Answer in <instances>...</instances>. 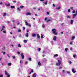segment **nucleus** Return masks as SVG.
Listing matches in <instances>:
<instances>
[{
    "mask_svg": "<svg viewBox=\"0 0 77 77\" xmlns=\"http://www.w3.org/2000/svg\"><path fill=\"white\" fill-rule=\"evenodd\" d=\"M52 33H53V34H54V35H57V33L56 32H57V30L56 29H53L52 30Z\"/></svg>",
    "mask_w": 77,
    "mask_h": 77,
    "instance_id": "nucleus-1",
    "label": "nucleus"
},
{
    "mask_svg": "<svg viewBox=\"0 0 77 77\" xmlns=\"http://www.w3.org/2000/svg\"><path fill=\"white\" fill-rule=\"evenodd\" d=\"M58 63H56V65H57V66H59V65H60L61 64V61L58 60Z\"/></svg>",
    "mask_w": 77,
    "mask_h": 77,
    "instance_id": "nucleus-2",
    "label": "nucleus"
},
{
    "mask_svg": "<svg viewBox=\"0 0 77 77\" xmlns=\"http://www.w3.org/2000/svg\"><path fill=\"white\" fill-rule=\"evenodd\" d=\"M5 74L7 75V77H10V75H9V74L6 71H5Z\"/></svg>",
    "mask_w": 77,
    "mask_h": 77,
    "instance_id": "nucleus-3",
    "label": "nucleus"
},
{
    "mask_svg": "<svg viewBox=\"0 0 77 77\" xmlns=\"http://www.w3.org/2000/svg\"><path fill=\"white\" fill-rule=\"evenodd\" d=\"M20 56H21L22 58L23 59H24V54H23V53L21 54H20Z\"/></svg>",
    "mask_w": 77,
    "mask_h": 77,
    "instance_id": "nucleus-4",
    "label": "nucleus"
},
{
    "mask_svg": "<svg viewBox=\"0 0 77 77\" xmlns=\"http://www.w3.org/2000/svg\"><path fill=\"white\" fill-rule=\"evenodd\" d=\"M57 38V37L56 36H54L53 38V41H56V38Z\"/></svg>",
    "mask_w": 77,
    "mask_h": 77,
    "instance_id": "nucleus-5",
    "label": "nucleus"
},
{
    "mask_svg": "<svg viewBox=\"0 0 77 77\" xmlns=\"http://www.w3.org/2000/svg\"><path fill=\"white\" fill-rule=\"evenodd\" d=\"M73 17H72V18H74L76 16H77V15H76L75 14H73L72 15Z\"/></svg>",
    "mask_w": 77,
    "mask_h": 77,
    "instance_id": "nucleus-6",
    "label": "nucleus"
},
{
    "mask_svg": "<svg viewBox=\"0 0 77 77\" xmlns=\"http://www.w3.org/2000/svg\"><path fill=\"white\" fill-rule=\"evenodd\" d=\"M32 77H36V73L32 75Z\"/></svg>",
    "mask_w": 77,
    "mask_h": 77,
    "instance_id": "nucleus-7",
    "label": "nucleus"
},
{
    "mask_svg": "<svg viewBox=\"0 0 77 77\" xmlns=\"http://www.w3.org/2000/svg\"><path fill=\"white\" fill-rule=\"evenodd\" d=\"M25 36L26 37H29V33L27 32L26 33Z\"/></svg>",
    "mask_w": 77,
    "mask_h": 77,
    "instance_id": "nucleus-8",
    "label": "nucleus"
},
{
    "mask_svg": "<svg viewBox=\"0 0 77 77\" xmlns=\"http://www.w3.org/2000/svg\"><path fill=\"white\" fill-rule=\"evenodd\" d=\"M73 22H74V20H70V24H73Z\"/></svg>",
    "mask_w": 77,
    "mask_h": 77,
    "instance_id": "nucleus-9",
    "label": "nucleus"
},
{
    "mask_svg": "<svg viewBox=\"0 0 77 77\" xmlns=\"http://www.w3.org/2000/svg\"><path fill=\"white\" fill-rule=\"evenodd\" d=\"M26 15H32V14H31L30 13H28L26 14Z\"/></svg>",
    "mask_w": 77,
    "mask_h": 77,
    "instance_id": "nucleus-10",
    "label": "nucleus"
},
{
    "mask_svg": "<svg viewBox=\"0 0 77 77\" xmlns=\"http://www.w3.org/2000/svg\"><path fill=\"white\" fill-rule=\"evenodd\" d=\"M72 71L73 73H75V72H76V71H74V69H72Z\"/></svg>",
    "mask_w": 77,
    "mask_h": 77,
    "instance_id": "nucleus-11",
    "label": "nucleus"
},
{
    "mask_svg": "<svg viewBox=\"0 0 77 77\" xmlns=\"http://www.w3.org/2000/svg\"><path fill=\"white\" fill-rule=\"evenodd\" d=\"M5 6H10V3H9L8 5H7L6 3H5Z\"/></svg>",
    "mask_w": 77,
    "mask_h": 77,
    "instance_id": "nucleus-12",
    "label": "nucleus"
},
{
    "mask_svg": "<svg viewBox=\"0 0 77 77\" xmlns=\"http://www.w3.org/2000/svg\"><path fill=\"white\" fill-rule=\"evenodd\" d=\"M11 9H14V8H15V7L14 6H11Z\"/></svg>",
    "mask_w": 77,
    "mask_h": 77,
    "instance_id": "nucleus-13",
    "label": "nucleus"
},
{
    "mask_svg": "<svg viewBox=\"0 0 77 77\" xmlns=\"http://www.w3.org/2000/svg\"><path fill=\"white\" fill-rule=\"evenodd\" d=\"M32 36L33 37H35V36H36V35L34 33L32 34Z\"/></svg>",
    "mask_w": 77,
    "mask_h": 77,
    "instance_id": "nucleus-14",
    "label": "nucleus"
},
{
    "mask_svg": "<svg viewBox=\"0 0 77 77\" xmlns=\"http://www.w3.org/2000/svg\"><path fill=\"white\" fill-rule=\"evenodd\" d=\"M25 23H26V26H28V23H27V22L26 21V20H25Z\"/></svg>",
    "mask_w": 77,
    "mask_h": 77,
    "instance_id": "nucleus-15",
    "label": "nucleus"
},
{
    "mask_svg": "<svg viewBox=\"0 0 77 77\" xmlns=\"http://www.w3.org/2000/svg\"><path fill=\"white\" fill-rule=\"evenodd\" d=\"M37 38L38 39H39L40 38V35H39V34H37Z\"/></svg>",
    "mask_w": 77,
    "mask_h": 77,
    "instance_id": "nucleus-16",
    "label": "nucleus"
},
{
    "mask_svg": "<svg viewBox=\"0 0 77 77\" xmlns=\"http://www.w3.org/2000/svg\"><path fill=\"white\" fill-rule=\"evenodd\" d=\"M60 9V7H59L58 8H56V9L57 10H59Z\"/></svg>",
    "mask_w": 77,
    "mask_h": 77,
    "instance_id": "nucleus-17",
    "label": "nucleus"
},
{
    "mask_svg": "<svg viewBox=\"0 0 77 77\" xmlns=\"http://www.w3.org/2000/svg\"><path fill=\"white\" fill-rule=\"evenodd\" d=\"M11 65H12V63H8V66H11Z\"/></svg>",
    "mask_w": 77,
    "mask_h": 77,
    "instance_id": "nucleus-18",
    "label": "nucleus"
},
{
    "mask_svg": "<svg viewBox=\"0 0 77 77\" xmlns=\"http://www.w3.org/2000/svg\"><path fill=\"white\" fill-rule=\"evenodd\" d=\"M66 17L67 18H70L71 19V17L70 16H67Z\"/></svg>",
    "mask_w": 77,
    "mask_h": 77,
    "instance_id": "nucleus-19",
    "label": "nucleus"
},
{
    "mask_svg": "<svg viewBox=\"0 0 77 77\" xmlns=\"http://www.w3.org/2000/svg\"><path fill=\"white\" fill-rule=\"evenodd\" d=\"M41 38H42V39H43V38H44V35H43L41 34Z\"/></svg>",
    "mask_w": 77,
    "mask_h": 77,
    "instance_id": "nucleus-20",
    "label": "nucleus"
},
{
    "mask_svg": "<svg viewBox=\"0 0 77 77\" xmlns=\"http://www.w3.org/2000/svg\"><path fill=\"white\" fill-rule=\"evenodd\" d=\"M74 39H75V36H73L71 39V40H74Z\"/></svg>",
    "mask_w": 77,
    "mask_h": 77,
    "instance_id": "nucleus-21",
    "label": "nucleus"
},
{
    "mask_svg": "<svg viewBox=\"0 0 77 77\" xmlns=\"http://www.w3.org/2000/svg\"><path fill=\"white\" fill-rule=\"evenodd\" d=\"M49 21H52V20L50 19H49L46 21L47 22H49Z\"/></svg>",
    "mask_w": 77,
    "mask_h": 77,
    "instance_id": "nucleus-22",
    "label": "nucleus"
},
{
    "mask_svg": "<svg viewBox=\"0 0 77 77\" xmlns=\"http://www.w3.org/2000/svg\"><path fill=\"white\" fill-rule=\"evenodd\" d=\"M48 3V1H46L44 3L45 4V5H47V3Z\"/></svg>",
    "mask_w": 77,
    "mask_h": 77,
    "instance_id": "nucleus-23",
    "label": "nucleus"
},
{
    "mask_svg": "<svg viewBox=\"0 0 77 77\" xmlns=\"http://www.w3.org/2000/svg\"><path fill=\"white\" fill-rule=\"evenodd\" d=\"M23 42L25 43H27V40H23Z\"/></svg>",
    "mask_w": 77,
    "mask_h": 77,
    "instance_id": "nucleus-24",
    "label": "nucleus"
},
{
    "mask_svg": "<svg viewBox=\"0 0 77 77\" xmlns=\"http://www.w3.org/2000/svg\"><path fill=\"white\" fill-rule=\"evenodd\" d=\"M38 65L41 66V62H40V61H39L38 63Z\"/></svg>",
    "mask_w": 77,
    "mask_h": 77,
    "instance_id": "nucleus-25",
    "label": "nucleus"
},
{
    "mask_svg": "<svg viewBox=\"0 0 77 77\" xmlns=\"http://www.w3.org/2000/svg\"><path fill=\"white\" fill-rule=\"evenodd\" d=\"M32 72H33V70L32 69H31V72L29 73V74H32Z\"/></svg>",
    "mask_w": 77,
    "mask_h": 77,
    "instance_id": "nucleus-26",
    "label": "nucleus"
},
{
    "mask_svg": "<svg viewBox=\"0 0 77 77\" xmlns=\"http://www.w3.org/2000/svg\"><path fill=\"white\" fill-rule=\"evenodd\" d=\"M68 48H66L65 49V51L66 52H67V51H68Z\"/></svg>",
    "mask_w": 77,
    "mask_h": 77,
    "instance_id": "nucleus-27",
    "label": "nucleus"
},
{
    "mask_svg": "<svg viewBox=\"0 0 77 77\" xmlns=\"http://www.w3.org/2000/svg\"><path fill=\"white\" fill-rule=\"evenodd\" d=\"M2 53H3L4 55H5L6 54V52H2Z\"/></svg>",
    "mask_w": 77,
    "mask_h": 77,
    "instance_id": "nucleus-28",
    "label": "nucleus"
},
{
    "mask_svg": "<svg viewBox=\"0 0 77 77\" xmlns=\"http://www.w3.org/2000/svg\"><path fill=\"white\" fill-rule=\"evenodd\" d=\"M68 12H71V11L70 10V9H69L68 10Z\"/></svg>",
    "mask_w": 77,
    "mask_h": 77,
    "instance_id": "nucleus-29",
    "label": "nucleus"
},
{
    "mask_svg": "<svg viewBox=\"0 0 77 77\" xmlns=\"http://www.w3.org/2000/svg\"><path fill=\"white\" fill-rule=\"evenodd\" d=\"M73 57H74V58H75V57H76V54H74L73 56Z\"/></svg>",
    "mask_w": 77,
    "mask_h": 77,
    "instance_id": "nucleus-30",
    "label": "nucleus"
},
{
    "mask_svg": "<svg viewBox=\"0 0 77 77\" xmlns=\"http://www.w3.org/2000/svg\"><path fill=\"white\" fill-rule=\"evenodd\" d=\"M72 13V14H75V10L73 11Z\"/></svg>",
    "mask_w": 77,
    "mask_h": 77,
    "instance_id": "nucleus-31",
    "label": "nucleus"
},
{
    "mask_svg": "<svg viewBox=\"0 0 77 77\" xmlns=\"http://www.w3.org/2000/svg\"><path fill=\"white\" fill-rule=\"evenodd\" d=\"M19 38H21L22 37V36L20 34L19 35Z\"/></svg>",
    "mask_w": 77,
    "mask_h": 77,
    "instance_id": "nucleus-32",
    "label": "nucleus"
},
{
    "mask_svg": "<svg viewBox=\"0 0 77 77\" xmlns=\"http://www.w3.org/2000/svg\"><path fill=\"white\" fill-rule=\"evenodd\" d=\"M18 47H20V48H21V46L20 44H19V45H18Z\"/></svg>",
    "mask_w": 77,
    "mask_h": 77,
    "instance_id": "nucleus-33",
    "label": "nucleus"
},
{
    "mask_svg": "<svg viewBox=\"0 0 77 77\" xmlns=\"http://www.w3.org/2000/svg\"><path fill=\"white\" fill-rule=\"evenodd\" d=\"M3 33H6V30H4L3 31Z\"/></svg>",
    "mask_w": 77,
    "mask_h": 77,
    "instance_id": "nucleus-34",
    "label": "nucleus"
},
{
    "mask_svg": "<svg viewBox=\"0 0 77 77\" xmlns=\"http://www.w3.org/2000/svg\"><path fill=\"white\" fill-rule=\"evenodd\" d=\"M54 56V57H57V56H58V54H55Z\"/></svg>",
    "mask_w": 77,
    "mask_h": 77,
    "instance_id": "nucleus-35",
    "label": "nucleus"
},
{
    "mask_svg": "<svg viewBox=\"0 0 77 77\" xmlns=\"http://www.w3.org/2000/svg\"><path fill=\"white\" fill-rule=\"evenodd\" d=\"M42 27H43V28H44V27H45V24H43L42 25Z\"/></svg>",
    "mask_w": 77,
    "mask_h": 77,
    "instance_id": "nucleus-36",
    "label": "nucleus"
},
{
    "mask_svg": "<svg viewBox=\"0 0 77 77\" xmlns=\"http://www.w3.org/2000/svg\"><path fill=\"white\" fill-rule=\"evenodd\" d=\"M29 60L30 61H31V60H32V58H29Z\"/></svg>",
    "mask_w": 77,
    "mask_h": 77,
    "instance_id": "nucleus-37",
    "label": "nucleus"
},
{
    "mask_svg": "<svg viewBox=\"0 0 77 77\" xmlns=\"http://www.w3.org/2000/svg\"><path fill=\"white\" fill-rule=\"evenodd\" d=\"M69 64H71V63H72V62L71 61H70L69 62Z\"/></svg>",
    "mask_w": 77,
    "mask_h": 77,
    "instance_id": "nucleus-38",
    "label": "nucleus"
},
{
    "mask_svg": "<svg viewBox=\"0 0 77 77\" xmlns=\"http://www.w3.org/2000/svg\"><path fill=\"white\" fill-rule=\"evenodd\" d=\"M48 20L47 17H45V21H47V20Z\"/></svg>",
    "mask_w": 77,
    "mask_h": 77,
    "instance_id": "nucleus-39",
    "label": "nucleus"
},
{
    "mask_svg": "<svg viewBox=\"0 0 77 77\" xmlns=\"http://www.w3.org/2000/svg\"><path fill=\"white\" fill-rule=\"evenodd\" d=\"M12 57L13 59H15L16 57H15V56H13Z\"/></svg>",
    "mask_w": 77,
    "mask_h": 77,
    "instance_id": "nucleus-40",
    "label": "nucleus"
},
{
    "mask_svg": "<svg viewBox=\"0 0 77 77\" xmlns=\"http://www.w3.org/2000/svg\"><path fill=\"white\" fill-rule=\"evenodd\" d=\"M70 9L72 10H72H73L74 9V8L73 7H71Z\"/></svg>",
    "mask_w": 77,
    "mask_h": 77,
    "instance_id": "nucleus-41",
    "label": "nucleus"
},
{
    "mask_svg": "<svg viewBox=\"0 0 77 77\" xmlns=\"http://www.w3.org/2000/svg\"><path fill=\"white\" fill-rule=\"evenodd\" d=\"M4 16H6V13H4Z\"/></svg>",
    "mask_w": 77,
    "mask_h": 77,
    "instance_id": "nucleus-42",
    "label": "nucleus"
},
{
    "mask_svg": "<svg viewBox=\"0 0 77 77\" xmlns=\"http://www.w3.org/2000/svg\"><path fill=\"white\" fill-rule=\"evenodd\" d=\"M0 77H3V75H0Z\"/></svg>",
    "mask_w": 77,
    "mask_h": 77,
    "instance_id": "nucleus-43",
    "label": "nucleus"
},
{
    "mask_svg": "<svg viewBox=\"0 0 77 77\" xmlns=\"http://www.w3.org/2000/svg\"><path fill=\"white\" fill-rule=\"evenodd\" d=\"M7 56H8V57H9V58H10L11 57H10V56H9V54H8L7 55Z\"/></svg>",
    "mask_w": 77,
    "mask_h": 77,
    "instance_id": "nucleus-44",
    "label": "nucleus"
},
{
    "mask_svg": "<svg viewBox=\"0 0 77 77\" xmlns=\"http://www.w3.org/2000/svg\"><path fill=\"white\" fill-rule=\"evenodd\" d=\"M17 10H18V11H20V8H17Z\"/></svg>",
    "mask_w": 77,
    "mask_h": 77,
    "instance_id": "nucleus-45",
    "label": "nucleus"
},
{
    "mask_svg": "<svg viewBox=\"0 0 77 77\" xmlns=\"http://www.w3.org/2000/svg\"><path fill=\"white\" fill-rule=\"evenodd\" d=\"M18 32H21V30L19 29L18 31Z\"/></svg>",
    "mask_w": 77,
    "mask_h": 77,
    "instance_id": "nucleus-46",
    "label": "nucleus"
},
{
    "mask_svg": "<svg viewBox=\"0 0 77 77\" xmlns=\"http://www.w3.org/2000/svg\"><path fill=\"white\" fill-rule=\"evenodd\" d=\"M7 23H8V24H9V23H10V21H7Z\"/></svg>",
    "mask_w": 77,
    "mask_h": 77,
    "instance_id": "nucleus-47",
    "label": "nucleus"
},
{
    "mask_svg": "<svg viewBox=\"0 0 77 77\" xmlns=\"http://www.w3.org/2000/svg\"><path fill=\"white\" fill-rule=\"evenodd\" d=\"M20 8H21V9H22V8H23V6H21L20 7Z\"/></svg>",
    "mask_w": 77,
    "mask_h": 77,
    "instance_id": "nucleus-48",
    "label": "nucleus"
},
{
    "mask_svg": "<svg viewBox=\"0 0 77 77\" xmlns=\"http://www.w3.org/2000/svg\"><path fill=\"white\" fill-rule=\"evenodd\" d=\"M70 45H72V42H70L69 43Z\"/></svg>",
    "mask_w": 77,
    "mask_h": 77,
    "instance_id": "nucleus-49",
    "label": "nucleus"
},
{
    "mask_svg": "<svg viewBox=\"0 0 77 77\" xmlns=\"http://www.w3.org/2000/svg\"><path fill=\"white\" fill-rule=\"evenodd\" d=\"M47 14H48V15H49V14H50V13H49L48 12H47Z\"/></svg>",
    "mask_w": 77,
    "mask_h": 77,
    "instance_id": "nucleus-50",
    "label": "nucleus"
},
{
    "mask_svg": "<svg viewBox=\"0 0 77 77\" xmlns=\"http://www.w3.org/2000/svg\"><path fill=\"white\" fill-rule=\"evenodd\" d=\"M44 60L45 61H47V59H44Z\"/></svg>",
    "mask_w": 77,
    "mask_h": 77,
    "instance_id": "nucleus-51",
    "label": "nucleus"
},
{
    "mask_svg": "<svg viewBox=\"0 0 77 77\" xmlns=\"http://www.w3.org/2000/svg\"><path fill=\"white\" fill-rule=\"evenodd\" d=\"M43 53H44L45 54H46V52L45 51H43Z\"/></svg>",
    "mask_w": 77,
    "mask_h": 77,
    "instance_id": "nucleus-52",
    "label": "nucleus"
},
{
    "mask_svg": "<svg viewBox=\"0 0 77 77\" xmlns=\"http://www.w3.org/2000/svg\"><path fill=\"white\" fill-rule=\"evenodd\" d=\"M67 73H68V74H70V72H67Z\"/></svg>",
    "mask_w": 77,
    "mask_h": 77,
    "instance_id": "nucleus-53",
    "label": "nucleus"
},
{
    "mask_svg": "<svg viewBox=\"0 0 77 77\" xmlns=\"http://www.w3.org/2000/svg\"><path fill=\"white\" fill-rule=\"evenodd\" d=\"M38 51H41V48H39L38 49Z\"/></svg>",
    "mask_w": 77,
    "mask_h": 77,
    "instance_id": "nucleus-54",
    "label": "nucleus"
},
{
    "mask_svg": "<svg viewBox=\"0 0 77 77\" xmlns=\"http://www.w3.org/2000/svg\"><path fill=\"white\" fill-rule=\"evenodd\" d=\"M13 38H14V39H15V38H16L15 37V36H13Z\"/></svg>",
    "mask_w": 77,
    "mask_h": 77,
    "instance_id": "nucleus-55",
    "label": "nucleus"
},
{
    "mask_svg": "<svg viewBox=\"0 0 77 77\" xmlns=\"http://www.w3.org/2000/svg\"><path fill=\"white\" fill-rule=\"evenodd\" d=\"M23 30H25V27H23Z\"/></svg>",
    "mask_w": 77,
    "mask_h": 77,
    "instance_id": "nucleus-56",
    "label": "nucleus"
},
{
    "mask_svg": "<svg viewBox=\"0 0 77 77\" xmlns=\"http://www.w3.org/2000/svg\"><path fill=\"white\" fill-rule=\"evenodd\" d=\"M61 68H62V66H60L59 67V69H61Z\"/></svg>",
    "mask_w": 77,
    "mask_h": 77,
    "instance_id": "nucleus-57",
    "label": "nucleus"
},
{
    "mask_svg": "<svg viewBox=\"0 0 77 77\" xmlns=\"http://www.w3.org/2000/svg\"><path fill=\"white\" fill-rule=\"evenodd\" d=\"M17 54H20V53L19 52H17Z\"/></svg>",
    "mask_w": 77,
    "mask_h": 77,
    "instance_id": "nucleus-58",
    "label": "nucleus"
},
{
    "mask_svg": "<svg viewBox=\"0 0 77 77\" xmlns=\"http://www.w3.org/2000/svg\"><path fill=\"white\" fill-rule=\"evenodd\" d=\"M61 34H63V32H61Z\"/></svg>",
    "mask_w": 77,
    "mask_h": 77,
    "instance_id": "nucleus-59",
    "label": "nucleus"
},
{
    "mask_svg": "<svg viewBox=\"0 0 77 77\" xmlns=\"http://www.w3.org/2000/svg\"><path fill=\"white\" fill-rule=\"evenodd\" d=\"M28 25V26L29 27H31V25H30V24H29V25Z\"/></svg>",
    "mask_w": 77,
    "mask_h": 77,
    "instance_id": "nucleus-60",
    "label": "nucleus"
},
{
    "mask_svg": "<svg viewBox=\"0 0 77 77\" xmlns=\"http://www.w3.org/2000/svg\"><path fill=\"white\" fill-rule=\"evenodd\" d=\"M2 4H3V3L2 2L0 3V5H2Z\"/></svg>",
    "mask_w": 77,
    "mask_h": 77,
    "instance_id": "nucleus-61",
    "label": "nucleus"
},
{
    "mask_svg": "<svg viewBox=\"0 0 77 77\" xmlns=\"http://www.w3.org/2000/svg\"><path fill=\"white\" fill-rule=\"evenodd\" d=\"M53 7H55V5H54V4H53Z\"/></svg>",
    "mask_w": 77,
    "mask_h": 77,
    "instance_id": "nucleus-62",
    "label": "nucleus"
},
{
    "mask_svg": "<svg viewBox=\"0 0 77 77\" xmlns=\"http://www.w3.org/2000/svg\"><path fill=\"white\" fill-rule=\"evenodd\" d=\"M12 22H13V23H14V22H15V20H13L12 21Z\"/></svg>",
    "mask_w": 77,
    "mask_h": 77,
    "instance_id": "nucleus-63",
    "label": "nucleus"
},
{
    "mask_svg": "<svg viewBox=\"0 0 77 77\" xmlns=\"http://www.w3.org/2000/svg\"><path fill=\"white\" fill-rule=\"evenodd\" d=\"M77 15V10L76 11V14H75Z\"/></svg>",
    "mask_w": 77,
    "mask_h": 77,
    "instance_id": "nucleus-64",
    "label": "nucleus"
}]
</instances>
